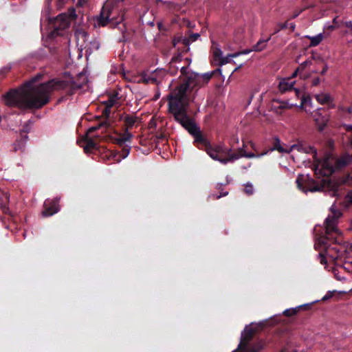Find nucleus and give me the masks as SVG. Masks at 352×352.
<instances>
[{"label":"nucleus","instance_id":"39","mask_svg":"<svg viewBox=\"0 0 352 352\" xmlns=\"http://www.w3.org/2000/svg\"><path fill=\"white\" fill-rule=\"evenodd\" d=\"M182 57V54L179 53L177 56L173 57V59H177V60L178 59V60H181Z\"/></svg>","mask_w":352,"mask_h":352},{"label":"nucleus","instance_id":"2","mask_svg":"<svg viewBox=\"0 0 352 352\" xmlns=\"http://www.w3.org/2000/svg\"><path fill=\"white\" fill-rule=\"evenodd\" d=\"M221 69L218 68L211 72L200 75L192 72L188 67H182L180 72L181 76H183L182 82L168 96V104L175 102L179 105L188 107L192 90L208 83L216 72H221Z\"/></svg>","mask_w":352,"mask_h":352},{"label":"nucleus","instance_id":"16","mask_svg":"<svg viewBox=\"0 0 352 352\" xmlns=\"http://www.w3.org/2000/svg\"><path fill=\"white\" fill-rule=\"evenodd\" d=\"M74 36L77 44H85L88 42H89L90 44H92V42L89 41V35L85 26L76 27L75 28Z\"/></svg>","mask_w":352,"mask_h":352},{"label":"nucleus","instance_id":"43","mask_svg":"<svg viewBox=\"0 0 352 352\" xmlns=\"http://www.w3.org/2000/svg\"><path fill=\"white\" fill-rule=\"evenodd\" d=\"M126 39L125 38V36H124V35H123V36H122V38H120V39H119V42H120V43H121V42H123V43H124V42H126Z\"/></svg>","mask_w":352,"mask_h":352},{"label":"nucleus","instance_id":"29","mask_svg":"<svg viewBox=\"0 0 352 352\" xmlns=\"http://www.w3.org/2000/svg\"><path fill=\"white\" fill-rule=\"evenodd\" d=\"M274 140H275V141H276V145L274 146V147H273V148H272L270 149V151H274V150H278V151H280V152H283V147L280 145V140H279L277 137H276V138H274Z\"/></svg>","mask_w":352,"mask_h":352},{"label":"nucleus","instance_id":"41","mask_svg":"<svg viewBox=\"0 0 352 352\" xmlns=\"http://www.w3.org/2000/svg\"><path fill=\"white\" fill-rule=\"evenodd\" d=\"M320 82V79L319 78H316L313 81V85H317Z\"/></svg>","mask_w":352,"mask_h":352},{"label":"nucleus","instance_id":"31","mask_svg":"<svg viewBox=\"0 0 352 352\" xmlns=\"http://www.w3.org/2000/svg\"><path fill=\"white\" fill-rule=\"evenodd\" d=\"M297 313V308L288 309L284 311V314L287 316L295 315Z\"/></svg>","mask_w":352,"mask_h":352},{"label":"nucleus","instance_id":"54","mask_svg":"<svg viewBox=\"0 0 352 352\" xmlns=\"http://www.w3.org/2000/svg\"><path fill=\"white\" fill-rule=\"evenodd\" d=\"M347 129H352V126H351V125L348 126H347Z\"/></svg>","mask_w":352,"mask_h":352},{"label":"nucleus","instance_id":"27","mask_svg":"<svg viewBox=\"0 0 352 352\" xmlns=\"http://www.w3.org/2000/svg\"><path fill=\"white\" fill-rule=\"evenodd\" d=\"M179 25H180V26L186 27L189 29H192V28H195V23L191 22L190 21H189L187 19H183L180 21Z\"/></svg>","mask_w":352,"mask_h":352},{"label":"nucleus","instance_id":"21","mask_svg":"<svg viewBox=\"0 0 352 352\" xmlns=\"http://www.w3.org/2000/svg\"><path fill=\"white\" fill-rule=\"evenodd\" d=\"M200 35L199 33H191L188 32L184 38L182 44H190V43H193L197 41L199 38Z\"/></svg>","mask_w":352,"mask_h":352},{"label":"nucleus","instance_id":"55","mask_svg":"<svg viewBox=\"0 0 352 352\" xmlns=\"http://www.w3.org/2000/svg\"><path fill=\"white\" fill-rule=\"evenodd\" d=\"M159 138H160V139L164 140V135H161Z\"/></svg>","mask_w":352,"mask_h":352},{"label":"nucleus","instance_id":"1","mask_svg":"<svg viewBox=\"0 0 352 352\" xmlns=\"http://www.w3.org/2000/svg\"><path fill=\"white\" fill-rule=\"evenodd\" d=\"M43 74H37L17 89H12L4 96L5 104L21 110L38 109L47 104L55 91H65L72 95L82 87V84L72 79L53 78L47 82L36 84Z\"/></svg>","mask_w":352,"mask_h":352},{"label":"nucleus","instance_id":"56","mask_svg":"<svg viewBox=\"0 0 352 352\" xmlns=\"http://www.w3.org/2000/svg\"><path fill=\"white\" fill-rule=\"evenodd\" d=\"M5 196H6V199H8L9 197L8 196V195H7V194H6V195H5Z\"/></svg>","mask_w":352,"mask_h":352},{"label":"nucleus","instance_id":"35","mask_svg":"<svg viewBox=\"0 0 352 352\" xmlns=\"http://www.w3.org/2000/svg\"><path fill=\"white\" fill-rule=\"evenodd\" d=\"M331 296H332V294L330 292H329L328 294H327L325 296H323L322 300H327L329 298H330Z\"/></svg>","mask_w":352,"mask_h":352},{"label":"nucleus","instance_id":"51","mask_svg":"<svg viewBox=\"0 0 352 352\" xmlns=\"http://www.w3.org/2000/svg\"><path fill=\"white\" fill-rule=\"evenodd\" d=\"M349 230H352V221H351V223H350Z\"/></svg>","mask_w":352,"mask_h":352},{"label":"nucleus","instance_id":"57","mask_svg":"<svg viewBox=\"0 0 352 352\" xmlns=\"http://www.w3.org/2000/svg\"><path fill=\"white\" fill-rule=\"evenodd\" d=\"M338 280H342L340 277H337Z\"/></svg>","mask_w":352,"mask_h":352},{"label":"nucleus","instance_id":"53","mask_svg":"<svg viewBox=\"0 0 352 352\" xmlns=\"http://www.w3.org/2000/svg\"><path fill=\"white\" fill-rule=\"evenodd\" d=\"M52 1V0H46V2L49 5L50 3V2Z\"/></svg>","mask_w":352,"mask_h":352},{"label":"nucleus","instance_id":"37","mask_svg":"<svg viewBox=\"0 0 352 352\" xmlns=\"http://www.w3.org/2000/svg\"><path fill=\"white\" fill-rule=\"evenodd\" d=\"M1 208L3 210V211L5 212V213H7L8 211V208L6 206V204H3L1 206Z\"/></svg>","mask_w":352,"mask_h":352},{"label":"nucleus","instance_id":"32","mask_svg":"<svg viewBox=\"0 0 352 352\" xmlns=\"http://www.w3.org/2000/svg\"><path fill=\"white\" fill-rule=\"evenodd\" d=\"M341 25H344L345 27L349 28L351 30H352V21H340Z\"/></svg>","mask_w":352,"mask_h":352},{"label":"nucleus","instance_id":"40","mask_svg":"<svg viewBox=\"0 0 352 352\" xmlns=\"http://www.w3.org/2000/svg\"><path fill=\"white\" fill-rule=\"evenodd\" d=\"M328 69V67L327 65H324V67H323L322 72H321V74H324Z\"/></svg>","mask_w":352,"mask_h":352},{"label":"nucleus","instance_id":"19","mask_svg":"<svg viewBox=\"0 0 352 352\" xmlns=\"http://www.w3.org/2000/svg\"><path fill=\"white\" fill-rule=\"evenodd\" d=\"M132 137V134L129 132V130L126 129L125 132L122 135V136L116 140V142L118 145L124 146L127 142L131 140Z\"/></svg>","mask_w":352,"mask_h":352},{"label":"nucleus","instance_id":"15","mask_svg":"<svg viewBox=\"0 0 352 352\" xmlns=\"http://www.w3.org/2000/svg\"><path fill=\"white\" fill-rule=\"evenodd\" d=\"M58 199H47L44 202V210L42 212L43 217H50L59 211Z\"/></svg>","mask_w":352,"mask_h":352},{"label":"nucleus","instance_id":"12","mask_svg":"<svg viewBox=\"0 0 352 352\" xmlns=\"http://www.w3.org/2000/svg\"><path fill=\"white\" fill-rule=\"evenodd\" d=\"M118 100L117 94L111 96L107 100L104 102V108L102 110V115L106 118V120L102 122V123L98 124L96 126L91 127L88 133H91V132L102 127L105 126L106 128H109L111 126V122L110 120L109 119L110 113H111V109L112 107L116 104V101Z\"/></svg>","mask_w":352,"mask_h":352},{"label":"nucleus","instance_id":"33","mask_svg":"<svg viewBox=\"0 0 352 352\" xmlns=\"http://www.w3.org/2000/svg\"><path fill=\"white\" fill-rule=\"evenodd\" d=\"M345 201L350 204H352V192H349L345 196Z\"/></svg>","mask_w":352,"mask_h":352},{"label":"nucleus","instance_id":"58","mask_svg":"<svg viewBox=\"0 0 352 352\" xmlns=\"http://www.w3.org/2000/svg\"><path fill=\"white\" fill-rule=\"evenodd\" d=\"M317 113H317V112H316V113H315V115H314V117H316V115Z\"/></svg>","mask_w":352,"mask_h":352},{"label":"nucleus","instance_id":"7","mask_svg":"<svg viewBox=\"0 0 352 352\" xmlns=\"http://www.w3.org/2000/svg\"><path fill=\"white\" fill-rule=\"evenodd\" d=\"M124 20V12L122 7L118 5H111L107 3L102 7L100 14L96 17V21L98 26H106L110 25L113 28L121 25L119 30L123 33L125 30L124 24H121Z\"/></svg>","mask_w":352,"mask_h":352},{"label":"nucleus","instance_id":"20","mask_svg":"<svg viewBox=\"0 0 352 352\" xmlns=\"http://www.w3.org/2000/svg\"><path fill=\"white\" fill-rule=\"evenodd\" d=\"M351 161L352 157L349 155H343L340 159L336 160V168H338V169H340L349 164Z\"/></svg>","mask_w":352,"mask_h":352},{"label":"nucleus","instance_id":"26","mask_svg":"<svg viewBox=\"0 0 352 352\" xmlns=\"http://www.w3.org/2000/svg\"><path fill=\"white\" fill-rule=\"evenodd\" d=\"M245 188H244V192L248 195H253L254 192V186L252 185V183L250 182H247L245 185H244Z\"/></svg>","mask_w":352,"mask_h":352},{"label":"nucleus","instance_id":"49","mask_svg":"<svg viewBox=\"0 0 352 352\" xmlns=\"http://www.w3.org/2000/svg\"><path fill=\"white\" fill-rule=\"evenodd\" d=\"M309 149L311 150L314 153H316V149H314V148L310 147Z\"/></svg>","mask_w":352,"mask_h":352},{"label":"nucleus","instance_id":"23","mask_svg":"<svg viewBox=\"0 0 352 352\" xmlns=\"http://www.w3.org/2000/svg\"><path fill=\"white\" fill-rule=\"evenodd\" d=\"M315 97H316V100L321 104L328 103L330 100V96L327 94L322 93V94L316 95Z\"/></svg>","mask_w":352,"mask_h":352},{"label":"nucleus","instance_id":"45","mask_svg":"<svg viewBox=\"0 0 352 352\" xmlns=\"http://www.w3.org/2000/svg\"><path fill=\"white\" fill-rule=\"evenodd\" d=\"M58 5H62L64 3L65 0H56Z\"/></svg>","mask_w":352,"mask_h":352},{"label":"nucleus","instance_id":"47","mask_svg":"<svg viewBox=\"0 0 352 352\" xmlns=\"http://www.w3.org/2000/svg\"><path fill=\"white\" fill-rule=\"evenodd\" d=\"M290 28H291V29H292V30H294L295 25H294V24H293V23H291V24H290Z\"/></svg>","mask_w":352,"mask_h":352},{"label":"nucleus","instance_id":"22","mask_svg":"<svg viewBox=\"0 0 352 352\" xmlns=\"http://www.w3.org/2000/svg\"><path fill=\"white\" fill-rule=\"evenodd\" d=\"M138 120V118L133 116H126L124 119L126 129L129 130L132 128Z\"/></svg>","mask_w":352,"mask_h":352},{"label":"nucleus","instance_id":"50","mask_svg":"<svg viewBox=\"0 0 352 352\" xmlns=\"http://www.w3.org/2000/svg\"><path fill=\"white\" fill-rule=\"evenodd\" d=\"M78 5H79V6H82V5L81 0H78Z\"/></svg>","mask_w":352,"mask_h":352},{"label":"nucleus","instance_id":"6","mask_svg":"<svg viewBox=\"0 0 352 352\" xmlns=\"http://www.w3.org/2000/svg\"><path fill=\"white\" fill-rule=\"evenodd\" d=\"M244 146L242 148H239L236 152L232 153L231 148H226L222 145H218L215 147L209 146L206 151L208 155L214 160L219 161L223 164H226L228 162H233L241 157L254 158L260 157L267 153L268 151L256 155L254 153H247L244 149Z\"/></svg>","mask_w":352,"mask_h":352},{"label":"nucleus","instance_id":"4","mask_svg":"<svg viewBox=\"0 0 352 352\" xmlns=\"http://www.w3.org/2000/svg\"><path fill=\"white\" fill-rule=\"evenodd\" d=\"M322 242L325 246V252L328 257L335 262V265L342 267L348 272H352V249L347 243L336 239L333 244L327 245L324 239Z\"/></svg>","mask_w":352,"mask_h":352},{"label":"nucleus","instance_id":"48","mask_svg":"<svg viewBox=\"0 0 352 352\" xmlns=\"http://www.w3.org/2000/svg\"><path fill=\"white\" fill-rule=\"evenodd\" d=\"M190 45H186V47H185V52H188L190 50V47H189Z\"/></svg>","mask_w":352,"mask_h":352},{"label":"nucleus","instance_id":"3","mask_svg":"<svg viewBox=\"0 0 352 352\" xmlns=\"http://www.w3.org/2000/svg\"><path fill=\"white\" fill-rule=\"evenodd\" d=\"M336 204H333L330 210L332 212L331 216H328L324 221L325 225V234L322 236H320L318 239L319 243L322 245L324 250H325L324 244L322 242V240L324 239V241L327 242V245L333 244L336 242V239L338 241L342 242V240L340 239L341 232L337 228L338 218L341 217L342 212L340 210L336 208ZM327 254L324 252V254L322 252L319 253L318 255V259L322 265H326L327 263Z\"/></svg>","mask_w":352,"mask_h":352},{"label":"nucleus","instance_id":"13","mask_svg":"<svg viewBox=\"0 0 352 352\" xmlns=\"http://www.w3.org/2000/svg\"><path fill=\"white\" fill-rule=\"evenodd\" d=\"M296 183L298 188L305 192H316L320 190L318 186L314 184V182L312 179H310L309 175H300L298 176Z\"/></svg>","mask_w":352,"mask_h":352},{"label":"nucleus","instance_id":"10","mask_svg":"<svg viewBox=\"0 0 352 352\" xmlns=\"http://www.w3.org/2000/svg\"><path fill=\"white\" fill-rule=\"evenodd\" d=\"M254 330L250 326H245L241 333L240 343L237 349L232 352H261L263 345L260 342L251 344Z\"/></svg>","mask_w":352,"mask_h":352},{"label":"nucleus","instance_id":"30","mask_svg":"<svg viewBox=\"0 0 352 352\" xmlns=\"http://www.w3.org/2000/svg\"><path fill=\"white\" fill-rule=\"evenodd\" d=\"M301 104L302 105H305V108L309 105V107H311V99L307 97L305 98V96H302L301 98Z\"/></svg>","mask_w":352,"mask_h":352},{"label":"nucleus","instance_id":"25","mask_svg":"<svg viewBox=\"0 0 352 352\" xmlns=\"http://www.w3.org/2000/svg\"><path fill=\"white\" fill-rule=\"evenodd\" d=\"M325 34L323 33H319L314 36H307L311 40V44H319L325 37Z\"/></svg>","mask_w":352,"mask_h":352},{"label":"nucleus","instance_id":"34","mask_svg":"<svg viewBox=\"0 0 352 352\" xmlns=\"http://www.w3.org/2000/svg\"><path fill=\"white\" fill-rule=\"evenodd\" d=\"M228 194V192L226 191V192H221L219 195H212V197L214 199H219V198H221L222 197L226 196Z\"/></svg>","mask_w":352,"mask_h":352},{"label":"nucleus","instance_id":"18","mask_svg":"<svg viewBox=\"0 0 352 352\" xmlns=\"http://www.w3.org/2000/svg\"><path fill=\"white\" fill-rule=\"evenodd\" d=\"M341 26L340 21L338 19V17H335L332 21L327 22L324 25L323 32L326 36H328L331 32Z\"/></svg>","mask_w":352,"mask_h":352},{"label":"nucleus","instance_id":"42","mask_svg":"<svg viewBox=\"0 0 352 352\" xmlns=\"http://www.w3.org/2000/svg\"><path fill=\"white\" fill-rule=\"evenodd\" d=\"M287 26V23H284L283 24H280V29H284L286 28Z\"/></svg>","mask_w":352,"mask_h":352},{"label":"nucleus","instance_id":"38","mask_svg":"<svg viewBox=\"0 0 352 352\" xmlns=\"http://www.w3.org/2000/svg\"><path fill=\"white\" fill-rule=\"evenodd\" d=\"M185 60L187 62V64H188V65L186 67H188L189 68V65L191 63V58L186 57L185 58Z\"/></svg>","mask_w":352,"mask_h":352},{"label":"nucleus","instance_id":"52","mask_svg":"<svg viewBox=\"0 0 352 352\" xmlns=\"http://www.w3.org/2000/svg\"><path fill=\"white\" fill-rule=\"evenodd\" d=\"M151 26H154V22H150L148 23Z\"/></svg>","mask_w":352,"mask_h":352},{"label":"nucleus","instance_id":"36","mask_svg":"<svg viewBox=\"0 0 352 352\" xmlns=\"http://www.w3.org/2000/svg\"><path fill=\"white\" fill-rule=\"evenodd\" d=\"M330 193H331V195L333 197L338 196V190L336 188L333 189L331 192H330Z\"/></svg>","mask_w":352,"mask_h":352},{"label":"nucleus","instance_id":"44","mask_svg":"<svg viewBox=\"0 0 352 352\" xmlns=\"http://www.w3.org/2000/svg\"><path fill=\"white\" fill-rule=\"evenodd\" d=\"M267 41H268V39L263 40V41L259 40V41L256 43V44H257V45H259V44H261V43L267 42Z\"/></svg>","mask_w":352,"mask_h":352},{"label":"nucleus","instance_id":"24","mask_svg":"<svg viewBox=\"0 0 352 352\" xmlns=\"http://www.w3.org/2000/svg\"><path fill=\"white\" fill-rule=\"evenodd\" d=\"M94 149H97V144L94 142V140L91 138H87L86 140V145L84 147L85 151L89 152Z\"/></svg>","mask_w":352,"mask_h":352},{"label":"nucleus","instance_id":"28","mask_svg":"<svg viewBox=\"0 0 352 352\" xmlns=\"http://www.w3.org/2000/svg\"><path fill=\"white\" fill-rule=\"evenodd\" d=\"M122 146H123V148L121 151L120 156H121L122 159H124L129 155L131 148L128 145H124Z\"/></svg>","mask_w":352,"mask_h":352},{"label":"nucleus","instance_id":"9","mask_svg":"<svg viewBox=\"0 0 352 352\" xmlns=\"http://www.w3.org/2000/svg\"><path fill=\"white\" fill-rule=\"evenodd\" d=\"M263 50V45H254L252 49L243 50L233 54H228L224 56L221 50L217 46L211 47L212 59L211 63L214 65H223L230 63L231 58H235L240 55L248 54L251 52H261Z\"/></svg>","mask_w":352,"mask_h":352},{"label":"nucleus","instance_id":"5","mask_svg":"<svg viewBox=\"0 0 352 352\" xmlns=\"http://www.w3.org/2000/svg\"><path fill=\"white\" fill-rule=\"evenodd\" d=\"M188 107L173 102L168 104V111L173 116L175 120L194 137L195 142L206 144V140L201 135L199 128L187 113Z\"/></svg>","mask_w":352,"mask_h":352},{"label":"nucleus","instance_id":"46","mask_svg":"<svg viewBox=\"0 0 352 352\" xmlns=\"http://www.w3.org/2000/svg\"><path fill=\"white\" fill-rule=\"evenodd\" d=\"M157 25H158L159 29L161 30L162 28V23H161V22L157 23Z\"/></svg>","mask_w":352,"mask_h":352},{"label":"nucleus","instance_id":"17","mask_svg":"<svg viewBox=\"0 0 352 352\" xmlns=\"http://www.w3.org/2000/svg\"><path fill=\"white\" fill-rule=\"evenodd\" d=\"M290 106L287 102L280 100H274L270 106V110L277 115H281L284 110L289 108Z\"/></svg>","mask_w":352,"mask_h":352},{"label":"nucleus","instance_id":"8","mask_svg":"<svg viewBox=\"0 0 352 352\" xmlns=\"http://www.w3.org/2000/svg\"><path fill=\"white\" fill-rule=\"evenodd\" d=\"M77 18L76 9L69 8L67 12L58 14L54 19L53 30L46 34V41H49L56 36L62 35L63 32L68 29L72 21Z\"/></svg>","mask_w":352,"mask_h":352},{"label":"nucleus","instance_id":"11","mask_svg":"<svg viewBox=\"0 0 352 352\" xmlns=\"http://www.w3.org/2000/svg\"><path fill=\"white\" fill-rule=\"evenodd\" d=\"M310 63V61L305 60L302 64L299 65V67L295 70V72L292 74L291 77L285 78L282 79L278 85L279 90L281 92H285L287 91H290L294 89L296 95L298 97L300 96V91L298 89L294 88V85L295 83V80L294 78L298 74L300 76L301 78H306L309 76V72H305V67Z\"/></svg>","mask_w":352,"mask_h":352},{"label":"nucleus","instance_id":"14","mask_svg":"<svg viewBox=\"0 0 352 352\" xmlns=\"http://www.w3.org/2000/svg\"><path fill=\"white\" fill-rule=\"evenodd\" d=\"M332 160L331 159L326 158L320 162L315 169L316 173L325 177L331 175L338 169L336 162L333 163Z\"/></svg>","mask_w":352,"mask_h":352}]
</instances>
